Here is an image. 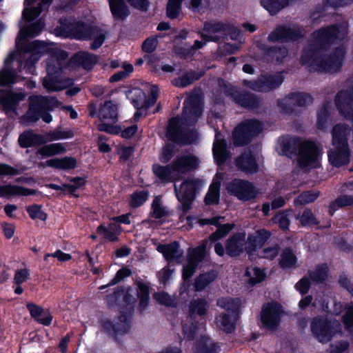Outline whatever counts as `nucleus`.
I'll return each instance as SVG.
<instances>
[{
	"label": "nucleus",
	"mask_w": 353,
	"mask_h": 353,
	"mask_svg": "<svg viewBox=\"0 0 353 353\" xmlns=\"http://www.w3.org/2000/svg\"><path fill=\"white\" fill-rule=\"evenodd\" d=\"M131 288L118 286L114 291L106 296L108 304L110 307H117L121 314L118 321L112 323L107 320L102 323L103 330L117 340L118 335L128 333L131 327L130 317L134 310L136 299L130 294Z\"/></svg>",
	"instance_id": "obj_1"
},
{
	"label": "nucleus",
	"mask_w": 353,
	"mask_h": 353,
	"mask_svg": "<svg viewBox=\"0 0 353 353\" xmlns=\"http://www.w3.org/2000/svg\"><path fill=\"white\" fill-rule=\"evenodd\" d=\"M282 154L288 158H296L298 165L303 168H317L321 148L310 139L303 140L297 136H288L281 143Z\"/></svg>",
	"instance_id": "obj_2"
},
{
	"label": "nucleus",
	"mask_w": 353,
	"mask_h": 353,
	"mask_svg": "<svg viewBox=\"0 0 353 353\" xmlns=\"http://www.w3.org/2000/svg\"><path fill=\"white\" fill-rule=\"evenodd\" d=\"M97 116L99 120L95 121L96 129L109 134H119L121 127L114 125L118 121V105L111 100L105 101L97 111L96 105L90 102V117Z\"/></svg>",
	"instance_id": "obj_3"
},
{
	"label": "nucleus",
	"mask_w": 353,
	"mask_h": 353,
	"mask_svg": "<svg viewBox=\"0 0 353 353\" xmlns=\"http://www.w3.org/2000/svg\"><path fill=\"white\" fill-rule=\"evenodd\" d=\"M188 122L179 115L170 118L165 132L168 140L181 145L192 143L196 138V132L187 128L190 126Z\"/></svg>",
	"instance_id": "obj_4"
},
{
	"label": "nucleus",
	"mask_w": 353,
	"mask_h": 353,
	"mask_svg": "<svg viewBox=\"0 0 353 353\" xmlns=\"http://www.w3.org/2000/svg\"><path fill=\"white\" fill-rule=\"evenodd\" d=\"M263 124L256 119H247L239 123L232 132L233 143L236 147L245 146L263 131Z\"/></svg>",
	"instance_id": "obj_5"
},
{
	"label": "nucleus",
	"mask_w": 353,
	"mask_h": 353,
	"mask_svg": "<svg viewBox=\"0 0 353 353\" xmlns=\"http://www.w3.org/2000/svg\"><path fill=\"white\" fill-rule=\"evenodd\" d=\"M312 336L321 343L325 344L331 341L335 335L341 332V324L323 316L312 319L310 323Z\"/></svg>",
	"instance_id": "obj_6"
},
{
	"label": "nucleus",
	"mask_w": 353,
	"mask_h": 353,
	"mask_svg": "<svg viewBox=\"0 0 353 353\" xmlns=\"http://www.w3.org/2000/svg\"><path fill=\"white\" fill-rule=\"evenodd\" d=\"M201 186L200 179L190 178L184 179L179 188L176 185H174L176 197L181 203L180 209L183 214H186L192 209V203Z\"/></svg>",
	"instance_id": "obj_7"
},
{
	"label": "nucleus",
	"mask_w": 353,
	"mask_h": 353,
	"mask_svg": "<svg viewBox=\"0 0 353 353\" xmlns=\"http://www.w3.org/2000/svg\"><path fill=\"white\" fill-rule=\"evenodd\" d=\"M313 102L314 98L309 93L291 92L283 99L277 100V106L282 114L297 115L296 107L305 108Z\"/></svg>",
	"instance_id": "obj_8"
},
{
	"label": "nucleus",
	"mask_w": 353,
	"mask_h": 353,
	"mask_svg": "<svg viewBox=\"0 0 353 353\" xmlns=\"http://www.w3.org/2000/svg\"><path fill=\"white\" fill-rule=\"evenodd\" d=\"M226 190L230 195L242 201L255 199L259 193L252 182L239 178L230 181L226 185Z\"/></svg>",
	"instance_id": "obj_9"
},
{
	"label": "nucleus",
	"mask_w": 353,
	"mask_h": 353,
	"mask_svg": "<svg viewBox=\"0 0 353 353\" xmlns=\"http://www.w3.org/2000/svg\"><path fill=\"white\" fill-rule=\"evenodd\" d=\"M283 310L282 305L272 301L263 305L261 312V326L269 331H276L281 324Z\"/></svg>",
	"instance_id": "obj_10"
},
{
	"label": "nucleus",
	"mask_w": 353,
	"mask_h": 353,
	"mask_svg": "<svg viewBox=\"0 0 353 353\" xmlns=\"http://www.w3.org/2000/svg\"><path fill=\"white\" fill-rule=\"evenodd\" d=\"M58 101L52 97L32 96L29 97V109L23 119L28 122H36L39 114L44 111L52 110L58 105Z\"/></svg>",
	"instance_id": "obj_11"
},
{
	"label": "nucleus",
	"mask_w": 353,
	"mask_h": 353,
	"mask_svg": "<svg viewBox=\"0 0 353 353\" xmlns=\"http://www.w3.org/2000/svg\"><path fill=\"white\" fill-rule=\"evenodd\" d=\"M305 36V30L301 26L290 28L284 25L279 26L268 35L270 42L290 43L298 41Z\"/></svg>",
	"instance_id": "obj_12"
},
{
	"label": "nucleus",
	"mask_w": 353,
	"mask_h": 353,
	"mask_svg": "<svg viewBox=\"0 0 353 353\" xmlns=\"http://www.w3.org/2000/svg\"><path fill=\"white\" fill-rule=\"evenodd\" d=\"M340 26L332 24L316 30L312 33V41L325 50L339 38Z\"/></svg>",
	"instance_id": "obj_13"
},
{
	"label": "nucleus",
	"mask_w": 353,
	"mask_h": 353,
	"mask_svg": "<svg viewBox=\"0 0 353 353\" xmlns=\"http://www.w3.org/2000/svg\"><path fill=\"white\" fill-rule=\"evenodd\" d=\"M203 110V103L200 97L192 94L184 101L182 117L188 121L189 125H194L202 114Z\"/></svg>",
	"instance_id": "obj_14"
},
{
	"label": "nucleus",
	"mask_w": 353,
	"mask_h": 353,
	"mask_svg": "<svg viewBox=\"0 0 353 353\" xmlns=\"http://www.w3.org/2000/svg\"><path fill=\"white\" fill-rule=\"evenodd\" d=\"M335 105L345 119H353V90H341L334 98Z\"/></svg>",
	"instance_id": "obj_15"
},
{
	"label": "nucleus",
	"mask_w": 353,
	"mask_h": 353,
	"mask_svg": "<svg viewBox=\"0 0 353 353\" xmlns=\"http://www.w3.org/2000/svg\"><path fill=\"white\" fill-rule=\"evenodd\" d=\"M343 58V54L341 50L338 48L330 54H322V57L317 64V67L314 68V71L325 73L329 72H338L341 68Z\"/></svg>",
	"instance_id": "obj_16"
},
{
	"label": "nucleus",
	"mask_w": 353,
	"mask_h": 353,
	"mask_svg": "<svg viewBox=\"0 0 353 353\" xmlns=\"http://www.w3.org/2000/svg\"><path fill=\"white\" fill-rule=\"evenodd\" d=\"M225 254L230 257L239 256L246 252V233L245 231L233 233L225 242Z\"/></svg>",
	"instance_id": "obj_17"
},
{
	"label": "nucleus",
	"mask_w": 353,
	"mask_h": 353,
	"mask_svg": "<svg viewBox=\"0 0 353 353\" xmlns=\"http://www.w3.org/2000/svg\"><path fill=\"white\" fill-rule=\"evenodd\" d=\"M271 235V232L265 228H261L249 234L246 239V254L249 256L254 254L264 246Z\"/></svg>",
	"instance_id": "obj_18"
},
{
	"label": "nucleus",
	"mask_w": 353,
	"mask_h": 353,
	"mask_svg": "<svg viewBox=\"0 0 353 353\" xmlns=\"http://www.w3.org/2000/svg\"><path fill=\"white\" fill-rule=\"evenodd\" d=\"M199 166V159L193 154L177 156L171 163L174 172L179 174H187L195 170Z\"/></svg>",
	"instance_id": "obj_19"
},
{
	"label": "nucleus",
	"mask_w": 353,
	"mask_h": 353,
	"mask_svg": "<svg viewBox=\"0 0 353 353\" xmlns=\"http://www.w3.org/2000/svg\"><path fill=\"white\" fill-rule=\"evenodd\" d=\"M235 165L239 170L246 174H255L259 170L256 156L250 150H245L236 158Z\"/></svg>",
	"instance_id": "obj_20"
},
{
	"label": "nucleus",
	"mask_w": 353,
	"mask_h": 353,
	"mask_svg": "<svg viewBox=\"0 0 353 353\" xmlns=\"http://www.w3.org/2000/svg\"><path fill=\"white\" fill-rule=\"evenodd\" d=\"M323 50H325L312 41L307 47L304 48L302 51L300 58L301 63L303 65H308L310 70H314L322 57L321 52Z\"/></svg>",
	"instance_id": "obj_21"
},
{
	"label": "nucleus",
	"mask_w": 353,
	"mask_h": 353,
	"mask_svg": "<svg viewBox=\"0 0 353 353\" xmlns=\"http://www.w3.org/2000/svg\"><path fill=\"white\" fill-rule=\"evenodd\" d=\"M329 163L334 168L347 165L350 162L351 150L350 146H333L327 151Z\"/></svg>",
	"instance_id": "obj_22"
},
{
	"label": "nucleus",
	"mask_w": 353,
	"mask_h": 353,
	"mask_svg": "<svg viewBox=\"0 0 353 353\" xmlns=\"http://www.w3.org/2000/svg\"><path fill=\"white\" fill-rule=\"evenodd\" d=\"M67 63V53L61 50H55L46 62L48 74L49 76L59 75Z\"/></svg>",
	"instance_id": "obj_23"
},
{
	"label": "nucleus",
	"mask_w": 353,
	"mask_h": 353,
	"mask_svg": "<svg viewBox=\"0 0 353 353\" xmlns=\"http://www.w3.org/2000/svg\"><path fill=\"white\" fill-rule=\"evenodd\" d=\"M236 104L247 110H256L260 108L261 100L256 94L248 92H236L233 97Z\"/></svg>",
	"instance_id": "obj_24"
},
{
	"label": "nucleus",
	"mask_w": 353,
	"mask_h": 353,
	"mask_svg": "<svg viewBox=\"0 0 353 353\" xmlns=\"http://www.w3.org/2000/svg\"><path fill=\"white\" fill-rule=\"evenodd\" d=\"M165 259L169 263L175 261L181 263L183 258V251L180 250L179 243L174 241L168 244H159L157 248Z\"/></svg>",
	"instance_id": "obj_25"
},
{
	"label": "nucleus",
	"mask_w": 353,
	"mask_h": 353,
	"mask_svg": "<svg viewBox=\"0 0 353 353\" xmlns=\"http://www.w3.org/2000/svg\"><path fill=\"white\" fill-rule=\"evenodd\" d=\"M352 131L351 127L345 123H336L332 129V145L333 146H350L348 136Z\"/></svg>",
	"instance_id": "obj_26"
},
{
	"label": "nucleus",
	"mask_w": 353,
	"mask_h": 353,
	"mask_svg": "<svg viewBox=\"0 0 353 353\" xmlns=\"http://www.w3.org/2000/svg\"><path fill=\"white\" fill-rule=\"evenodd\" d=\"M60 29L63 31L61 34L65 37H72L76 39H82L86 37L87 26L81 22H72L68 24H61Z\"/></svg>",
	"instance_id": "obj_27"
},
{
	"label": "nucleus",
	"mask_w": 353,
	"mask_h": 353,
	"mask_svg": "<svg viewBox=\"0 0 353 353\" xmlns=\"http://www.w3.org/2000/svg\"><path fill=\"white\" fill-rule=\"evenodd\" d=\"M26 307L28 310L32 318L43 325H50L52 321V316L45 310L41 306L34 303H28Z\"/></svg>",
	"instance_id": "obj_28"
},
{
	"label": "nucleus",
	"mask_w": 353,
	"mask_h": 353,
	"mask_svg": "<svg viewBox=\"0 0 353 353\" xmlns=\"http://www.w3.org/2000/svg\"><path fill=\"white\" fill-rule=\"evenodd\" d=\"M209 308L210 304L205 299H193L189 304V316L192 320H195L198 316H205L208 314Z\"/></svg>",
	"instance_id": "obj_29"
},
{
	"label": "nucleus",
	"mask_w": 353,
	"mask_h": 353,
	"mask_svg": "<svg viewBox=\"0 0 353 353\" xmlns=\"http://www.w3.org/2000/svg\"><path fill=\"white\" fill-rule=\"evenodd\" d=\"M152 171L154 176L162 184H167L174 181L172 175L174 171L171 167V163L165 165L154 163L152 166Z\"/></svg>",
	"instance_id": "obj_30"
},
{
	"label": "nucleus",
	"mask_w": 353,
	"mask_h": 353,
	"mask_svg": "<svg viewBox=\"0 0 353 353\" xmlns=\"http://www.w3.org/2000/svg\"><path fill=\"white\" fill-rule=\"evenodd\" d=\"M108 2L114 21H124L130 14L129 8L123 0H108Z\"/></svg>",
	"instance_id": "obj_31"
},
{
	"label": "nucleus",
	"mask_w": 353,
	"mask_h": 353,
	"mask_svg": "<svg viewBox=\"0 0 353 353\" xmlns=\"http://www.w3.org/2000/svg\"><path fill=\"white\" fill-rule=\"evenodd\" d=\"M218 277V272L211 270L199 274L194 281V288L196 292L203 291L209 285L213 283Z\"/></svg>",
	"instance_id": "obj_32"
},
{
	"label": "nucleus",
	"mask_w": 353,
	"mask_h": 353,
	"mask_svg": "<svg viewBox=\"0 0 353 353\" xmlns=\"http://www.w3.org/2000/svg\"><path fill=\"white\" fill-rule=\"evenodd\" d=\"M66 152L64 144L61 143L44 145L39 148L35 154L40 159L63 154Z\"/></svg>",
	"instance_id": "obj_33"
},
{
	"label": "nucleus",
	"mask_w": 353,
	"mask_h": 353,
	"mask_svg": "<svg viewBox=\"0 0 353 353\" xmlns=\"http://www.w3.org/2000/svg\"><path fill=\"white\" fill-rule=\"evenodd\" d=\"M59 75L47 76L43 79V85L48 92H57L70 85L72 81L70 79L58 80Z\"/></svg>",
	"instance_id": "obj_34"
},
{
	"label": "nucleus",
	"mask_w": 353,
	"mask_h": 353,
	"mask_svg": "<svg viewBox=\"0 0 353 353\" xmlns=\"http://www.w3.org/2000/svg\"><path fill=\"white\" fill-rule=\"evenodd\" d=\"M212 152L214 161L218 165L225 164L228 157L225 139H216L213 143Z\"/></svg>",
	"instance_id": "obj_35"
},
{
	"label": "nucleus",
	"mask_w": 353,
	"mask_h": 353,
	"mask_svg": "<svg viewBox=\"0 0 353 353\" xmlns=\"http://www.w3.org/2000/svg\"><path fill=\"white\" fill-rule=\"evenodd\" d=\"M44 27V23L41 21L27 26L21 29L17 39L16 44L19 46L28 37H34L38 35Z\"/></svg>",
	"instance_id": "obj_36"
},
{
	"label": "nucleus",
	"mask_w": 353,
	"mask_h": 353,
	"mask_svg": "<svg viewBox=\"0 0 353 353\" xmlns=\"http://www.w3.org/2000/svg\"><path fill=\"white\" fill-rule=\"evenodd\" d=\"M107 31L105 29L90 23V41H92L90 49L96 50L99 48L104 43Z\"/></svg>",
	"instance_id": "obj_37"
},
{
	"label": "nucleus",
	"mask_w": 353,
	"mask_h": 353,
	"mask_svg": "<svg viewBox=\"0 0 353 353\" xmlns=\"http://www.w3.org/2000/svg\"><path fill=\"white\" fill-rule=\"evenodd\" d=\"M201 77V73L190 70L183 74L181 77L172 79L171 83L176 88H184L193 83L195 81L200 79Z\"/></svg>",
	"instance_id": "obj_38"
},
{
	"label": "nucleus",
	"mask_w": 353,
	"mask_h": 353,
	"mask_svg": "<svg viewBox=\"0 0 353 353\" xmlns=\"http://www.w3.org/2000/svg\"><path fill=\"white\" fill-rule=\"evenodd\" d=\"M262 91L268 92L279 88L284 81L281 74H264L261 75Z\"/></svg>",
	"instance_id": "obj_39"
},
{
	"label": "nucleus",
	"mask_w": 353,
	"mask_h": 353,
	"mask_svg": "<svg viewBox=\"0 0 353 353\" xmlns=\"http://www.w3.org/2000/svg\"><path fill=\"white\" fill-rule=\"evenodd\" d=\"M15 54L11 53L5 61L4 68L0 72V85H6L12 83L16 78L15 72L10 68V63L14 59Z\"/></svg>",
	"instance_id": "obj_40"
},
{
	"label": "nucleus",
	"mask_w": 353,
	"mask_h": 353,
	"mask_svg": "<svg viewBox=\"0 0 353 353\" xmlns=\"http://www.w3.org/2000/svg\"><path fill=\"white\" fill-rule=\"evenodd\" d=\"M297 257L290 247L283 248L279 259V266L283 270L295 267Z\"/></svg>",
	"instance_id": "obj_41"
},
{
	"label": "nucleus",
	"mask_w": 353,
	"mask_h": 353,
	"mask_svg": "<svg viewBox=\"0 0 353 353\" xmlns=\"http://www.w3.org/2000/svg\"><path fill=\"white\" fill-rule=\"evenodd\" d=\"M18 141L20 146L22 148L38 145L46 142L41 135L35 134L32 131L23 132L19 136Z\"/></svg>",
	"instance_id": "obj_42"
},
{
	"label": "nucleus",
	"mask_w": 353,
	"mask_h": 353,
	"mask_svg": "<svg viewBox=\"0 0 353 353\" xmlns=\"http://www.w3.org/2000/svg\"><path fill=\"white\" fill-rule=\"evenodd\" d=\"M25 95L22 93L6 92L0 97V101L6 110L14 109L19 102L23 100Z\"/></svg>",
	"instance_id": "obj_43"
},
{
	"label": "nucleus",
	"mask_w": 353,
	"mask_h": 353,
	"mask_svg": "<svg viewBox=\"0 0 353 353\" xmlns=\"http://www.w3.org/2000/svg\"><path fill=\"white\" fill-rule=\"evenodd\" d=\"M51 46V44L38 40L30 43L28 44V50L32 52L30 57L31 62L33 63L39 59V54L47 52L50 49H52Z\"/></svg>",
	"instance_id": "obj_44"
},
{
	"label": "nucleus",
	"mask_w": 353,
	"mask_h": 353,
	"mask_svg": "<svg viewBox=\"0 0 353 353\" xmlns=\"http://www.w3.org/2000/svg\"><path fill=\"white\" fill-rule=\"evenodd\" d=\"M257 48L263 52L268 60L276 64V52H281L283 54L285 53V46H268L262 41L256 43Z\"/></svg>",
	"instance_id": "obj_45"
},
{
	"label": "nucleus",
	"mask_w": 353,
	"mask_h": 353,
	"mask_svg": "<svg viewBox=\"0 0 353 353\" xmlns=\"http://www.w3.org/2000/svg\"><path fill=\"white\" fill-rule=\"evenodd\" d=\"M307 274L312 281L323 283L328 276V266L326 263L319 264L313 270H309Z\"/></svg>",
	"instance_id": "obj_46"
},
{
	"label": "nucleus",
	"mask_w": 353,
	"mask_h": 353,
	"mask_svg": "<svg viewBox=\"0 0 353 353\" xmlns=\"http://www.w3.org/2000/svg\"><path fill=\"white\" fill-rule=\"evenodd\" d=\"M34 194V191L17 185H1L0 196H10L16 195H30Z\"/></svg>",
	"instance_id": "obj_47"
},
{
	"label": "nucleus",
	"mask_w": 353,
	"mask_h": 353,
	"mask_svg": "<svg viewBox=\"0 0 353 353\" xmlns=\"http://www.w3.org/2000/svg\"><path fill=\"white\" fill-rule=\"evenodd\" d=\"M290 0H260L261 5L269 12L270 15L276 14L288 6Z\"/></svg>",
	"instance_id": "obj_48"
},
{
	"label": "nucleus",
	"mask_w": 353,
	"mask_h": 353,
	"mask_svg": "<svg viewBox=\"0 0 353 353\" xmlns=\"http://www.w3.org/2000/svg\"><path fill=\"white\" fill-rule=\"evenodd\" d=\"M320 192L318 190H305L300 193L294 199L295 206L305 205L307 203L314 202L319 196Z\"/></svg>",
	"instance_id": "obj_49"
},
{
	"label": "nucleus",
	"mask_w": 353,
	"mask_h": 353,
	"mask_svg": "<svg viewBox=\"0 0 353 353\" xmlns=\"http://www.w3.org/2000/svg\"><path fill=\"white\" fill-rule=\"evenodd\" d=\"M137 297L139 299V310L140 312H142L148 306L150 302V290L146 284L139 283L137 286Z\"/></svg>",
	"instance_id": "obj_50"
},
{
	"label": "nucleus",
	"mask_w": 353,
	"mask_h": 353,
	"mask_svg": "<svg viewBox=\"0 0 353 353\" xmlns=\"http://www.w3.org/2000/svg\"><path fill=\"white\" fill-rule=\"evenodd\" d=\"M119 228H120V226L114 223H110L108 228L103 225H100L98 226L97 232L100 236H102L110 242H116L119 241V234L115 233L114 231Z\"/></svg>",
	"instance_id": "obj_51"
},
{
	"label": "nucleus",
	"mask_w": 353,
	"mask_h": 353,
	"mask_svg": "<svg viewBox=\"0 0 353 353\" xmlns=\"http://www.w3.org/2000/svg\"><path fill=\"white\" fill-rule=\"evenodd\" d=\"M52 163L54 169L61 170L65 171L73 170L77 166L76 159L71 157L53 158V161Z\"/></svg>",
	"instance_id": "obj_52"
},
{
	"label": "nucleus",
	"mask_w": 353,
	"mask_h": 353,
	"mask_svg": "<svg viewBox=\"0 0 353 353\" xmlns=\"http://www.w3.org/2000/svg\"><path fill=\"white\" fill-rule=\"evenodd\" d=\"M239 318V316H236L233 314H228L223 313L220 316V324L221 329L227 334L232 333L236 327V323Z\"/></svg>",
	"instance_id": "obj_53"
},
{
	"label": "nucleus",
	"mask_w": 353,
	"mask_h": 353,
	"mask_svg": "<svg viewBox=\"0 0 353 353\" xmlns=\"http://www.w3.org/2000/svg\"><path fill=\"white\" fill-rule=\"evenodd\" d=\"M148 190H136L130 195L129 205L132 208L142 206L149 198Z\"/></svg>",
	"instance_id": "obj_54"
},
{
	"label": "nucleus",
	"mask_w": 353,
	"mask_h": 353,
	"mask_svg": "<svg viewBox=\"0 0 353 353\" xmlns=\"http://www.w3.org/2000/svg\"><path fill=\"white\" fill-rule=\"evenodd\" d=\"M220 201V185H210L208 192L204 198V203L206 205H214L219 204Z\"/></svg>",
	"instance_id": "obj_55"
},
{
	"label": "nucleus",
	"mask_w": 353,
	"mask_h": 353,
	"mask_svg": "<svg viewBox=\"0 0 353 353\" xmlns=\"http://www.w3.org/2000/svg\"><path fill=\"white\" fill-rule=\"evenodd\" d=\"M151 216L156 219L170 216L169 211L165 207L162 205L161 199L157 196L154 199L151 205Z\"/></svg>",
	"instance_id": "obj_56"
},
{
	"label": "nucleus",
	"mask_w": 353,
	"mask_h": 353,
	"mask_svg": "<svg viewBox=\"0 0 353 353\" xmlns=\"http://www.w3.org/2000/svg\"><path fill=\"white\" fill-rule=\"evenodd\" d=\"M215 232H212L210 236L209 240L211 242H216L225 236H226L230 231L234 228V224L225 223L220 224Z\"/></svg>",
	"instance_id": "obj_57"
},
{
	"label": "nucleus",
	"mask_w": 353,
	"mask_h": 353,
	"mask_svg": "<svg viewBox=\"0 0 353 353\" xmlns=\"http://www.w3.org/2000/svg\"><path fill=\"white\" fill-rule=\"evenodd\" d=\"M205 254L204 248L198 246L194 248L187 256V263L198 268L199 263L203 260Z\"/></svg>",
	"instance_id": "obj_58"
},
{
	"label": "nucleus",
	"mask_w": 353,
	"mask_h": 353,
	"mask_svg": "<svg viewBox=\"0 0 353 353\" xmlns=\"http://www.w3.org/2000/svg\"><path fill=\"white\" fill-rule=\"evenodd\" d=\"M225 23L221 21H207L204 22L202 30L208 34H216L225 32Z\"/></svg>",
	"instance_id": "obj_59"
},
{
	"label": "nucleus",
	"mask_w": 353,
	"mask_h": 353,
	"mask_svg": "<svg viewBox=\"0 0 353 353\" xmlns=\"http://www.w3.org/2000/svg\"><path fill=\"white\" fill-rule=\"evenodd\" d=\"M219 351L218 343L208 344L206 341L201 340L196 344L194 353H219Z\"/></svg>",
	"instance_id": "obj_60"
},
{
	"label": "nucleus",
	"mask_w": 353,
	"mask_h": 353,
	"mask_svg": "<svg viewBox=\"0 0 353 353\" xmlns=\"http://www.w3.org/2000/svg\"><path fill=\"white\" fill-rule=\"evenodd\" d=\"M288 210H282L276 214L272 218V221L279 225V228L283 231L289 230L290 221L288 218Z\"/></svg>",
	"instance_id": "obj_61"
},
{
	"label": "nucleus",
	"mask_w": 353,
	"mask_h": 353,
	"mask_svg": "<svg viewBox=\"0 0 353 353\" xmlns=\"http://www.w3.org/2000/svg\"><path fill=\"white\" fill-rule=\"evenodd\" d=\"M330 117L328 106L323 104L317 112L316 126L319 130H324L327 127V121Z\"/></svg>",
	"instance_id": "obj_62"
},
{
	"label": "nucleus",
	"mask_w": 353,
	"mask_h": 353,
	"mask_svg": "<svg viewBox=\"0 0 353 353\" xmlns=\"http://www.w3.org/2000/svg\"><path fill=\"white\" fill-rule=\"evenodd\" d=\"M219 305L227 311L225 314H233L236 316H239V305L235 302L234 299L226 298L221 301V304Z\"/></svg>",
	"instance_id": "obj_63"
},
{
	"label": "nucleus",
	"mask_w": 353,
	"mask_h": 353,
	"mask_svg": "<svg viewBox=\"0 0 353 353\" xmlns=\"http://www.w3.org/2000/svg\"><path fill=\"white\" fill-rule=\"evenodd\" d=\"M300 223L303 227L316 225L319 223L312 210L309 208L303 210L300 217Z\"/></svg>",
	"instance_id": "obj_64"
}]
</instances>
